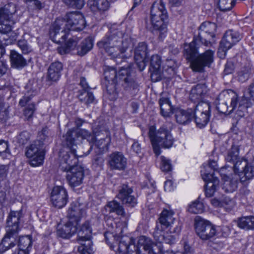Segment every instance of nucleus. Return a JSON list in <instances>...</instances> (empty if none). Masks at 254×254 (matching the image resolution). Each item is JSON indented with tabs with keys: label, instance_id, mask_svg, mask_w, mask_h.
<instances>
[{
	"label": "nucleus",
	"instance_id": "obj_1",
	"mask_svg": "<svg viewBox=\"0 0 254 254\" xmlns=\"http://www.w3.org/2000/svg\"><path fill=\"white\" fill-rule=\"evenodd\" d=\"M174 212L164 209L160 214L153 233L155 240L159 243L173 244L176 236L181 231V225L174 217Z\"/></svg>",
	"mask_w": 254,
	"mask_h": 254
},
{
	"label": "nucleus",
	"instance_id": "obj_2",
	"mask_svg": "<svg viewBox=\"0 0 254 254\" xmlns=\"http://www.w3.org/2000/svg\"><path fill=\"white\" fill-rule=\"evenodd\" d=\"M97 45L100 50H104L112 59L127 58L130 56L124 54L131 45V39H123V33L118 30L111 29Z\"/></svg>",
	"mask_w": 254,
	"mask_h": 254
},
{
	"label": "nucleus",
	"instance_id": "obj_3",
	"mask_svg": "<svg viewBox=\"0 0 254 254\" xmlns=\"http://www.w3.org/2000/svg\"><path fill=\"white\" fill-rule=\"evenodd\" d=\"M199 43L197 38L194 37L193 41L184 46V55L187 60L190 61L191 69L196 72H202L204 71V67L209 66L213 61L214 52L207 50L204 53L196 55L198 54Z\"/></svg>",
	"mask_w": 254,
	"mask_h": 254
},
{
	"label": "nucleus",
	"instance_id": "obj_4",
	"mask_svg": "<svg viewBox=\"0 0 254 254\" xmlns=\"http://www.w3.org/2000/svg\"><path fill=\"white\" fill-rule=\"evenodd\" d=\"M148 135L151 142L154 153L158 156L161 153L160 147L169 148L173 144L174 139L167 127L163 125L155 130L154 126L149 128Z\"/></svg>",
	"mask_w": 254,
	"mask_h": 254
},
{
	"label": "nucleus",
	"instance_id": "obj_5",
	"mask_svg": "<svg viewBox=\"0 0 254 254\" xmlns=\"http://www.w3.org/2000/svg\"><path fill=\"white\" fill-rule=\"evenodd\" d=\"M194 227L196 235L203 241L210 240L216 234L215 226L199 216H197L194 218Z\"/></svg>",
	"mask_w": 254,
	"mask_h": 254
},
{
	"label": "nucleus",
	"instance_id": "obj_6",
	"mask_svg": "<svg viewBox=\"0 0 254 254\" xmlns=\"http://www.w3.org/2000/svg\"><path fill=\"white\" fill-rule=\"evenodd\" d=\"M22 217V209L19 211H11L7 219L6 233L3 238L9 241H13L17 244L16 238L19 230V223Z\"/></svg>",
	"mask_w": 254,
	"mask_h": 254
},
{
	"label": "nucleus",
	"instance_id": "obj_7",
	"mask_svg": "<svg viewBox=\"0 0 254 254\" xmlns=\"http://www.w3.org/2000/svg\"><path fill=\"white\" fill-rule=\"evenodd\" d=\"M45 154L44 143L41 140H36L27 148L25 155L30 159V164L36 167L43 164Z\"/></svg>",
	"mask_w": 254,
	"mask_h": 254
},
{
	"label": "nucleus",
	"instance_id": "obj_8",
	"mask_svg": "<svg viewBox=\"0 0 254 254\" xmlns=\"http://www.w3.org/2000/svg\"><path fill=\"white\" fill-rule=\"evenodd\" d=\"M210 105L206 102H199L193 110L192 118H194L196 126L201 128L208 122L210 116Z\"/></svg>",
	"mask_w": 254,
	"mask_h": 254
},
{
	"label": "nucleus",
	"instance_id": "obj_9",
	"mask_svg": "<svg viewBox=\"0 0 254 254\" xmlns=\"http://www.w3.org/2000/svg\"><path fill=\"white\" fill-rule=\"evenodd\" d=\"M116 243L118 244L116 254H147L135 244L134 239L127 236H122Z\"/></svg>",
	"mask_w": 254,
	"mask_h": 254
},
{
	"label": "nucleus",
	"instance_id": "obj_10",
	"mask_svg": "<svg viewBox=\"0 0 254 254\" xmlns=\"http://www.w3.org/2000/svg\"><path fill=\"white\" fill-rule=\"evenodd\" d=\"M118 84L121 85L124 89L129 92L138 89L139 84L134 76L130 72L129 67H122L118 72Z\"/></svg>",
	"mask_w": 254,
	"mask_h": 254
},
{
	"label": "nucleus",
	"instance_id": "obj_11",
	"mask_svg": "<svg viewBox=\"0 0 254 254\" xmlns=\"http://www.w3.org/2000/svg\"><path fill=\"white\" fill-rule=\"evenodd\" d=\"M65 27L67 30L81 31L86 26V22L83 15L79 12L73 11L67 13L65 18Z\"/></svg>",
	"mask_w": 254,
	"mask_h": 254
},
{
	"label": "nucleus",
	"instance_id": "obj_12",
	"mask_svg": "<svg viewBox=\"0 0 254 254\" xmlns=\"http://www.w3.org/2000/svg\"><path fill=\"white\" fill-rule=\"evenodd\" d=\"M65 24L64 20L63 18L56 19L52 24L50 31V36L54 42L61 43L65 41L67 33L69 31L64 26Z\"/></svg>",
	"mask_w": 254,
	"mask_h": 254
},
{
	"label": "nucleus",
	"instance_id": "obj_13",
	"mask_svg": "<svg viewBox=\"0 0 254 254\" xmlns=\"http://www.w3.org/2000/svg\"><path fill=\"white\" fill-rule=\"evenodd\" d=\"M217 26L215 23L206 21L202 23L199 27V33L197 37L201 43L206 46L210 44V38L215 36Z\"/></svg>",
	"mask_w": 254,
	"mask_h": 254
},
{
	"label": "nucleus",
	"instance_id": "obj_14",
	"mask_svg": "<svg viewBox=\"0 0 254 254\" xmlns=\"http://www.w3.org/2000/svg\"><path fill=\"white\" fill-rule=\"evenodd\" d=\"M109 230L104 234L106 241L112 247L115 243H117L122 236L121 234L123 232V226L121 223H116L113 219L107 222Z\"/></svg>",
	"mask_w": 254,
	"mask_h": 254
},
{
	"label": "nucleus",
	"instance_id": "obj_15",
	"mask_svg": "<svg viewBox=\"0 0 254 254\" xmlns=\"http://www.w3.org/2000/svg\"><path fill=\"white\" fill-rule=\"evenodd\" d=\"M95 134V146L97 154H102L108 150L109 145L111 141L110 132L107 129L100 130V131L93 130Z\"/></svg>",
	"mask_w": 254,
	"mask_h": 254
},
{
	"label": "nucleus",
	"instance_id": "obj_16",
	"mask_svg": "<svg viewBox=\"0 0 254 254\" xmlns=\"http://www.w3.org/2000/svg\"><path fill=\"white\" fill-rule=\"evenodd\" d=\"M68 200L67 192L63 186L54 187L51 193V201L53 205L58 208L64 206Z\"/></svg>",
	"mask_w": 254,
	"mask_h": 254
},
{
	"label": "nucleus",
	"instance_id": "obj_17",
	"mask_svg": "<svg viewBox=\"0 0 254 254\" xmlns=\"http://www.w3.org/2000/svg\"><path fill=\"white\" fill-rule=\"evenodd\" d=\"M66 179L69 186L74 189L80 186L83 183L84 177V170L81 166H72L69 170H66Z\"/></svg>",
	"mask_w": 254,
	"mask_h": 254
},
{
	"label": "nucleus",
	"instance_id": "obj_18",
	"mask_svg": "<svg viewBox=\"0 0 254 254\" xmlns=\"http://www.w3.org/2000/svg\"><path fill=\"white\" fill-rule=\"evenodd\" d=\"M104 76L107 91L109 94L117 95L116 86L118 84V74L113 67H108L105 70Z\"/></svg>",
	"mask_w": 254,
	"mask_h": 254
},
{
	"label": "nucleus",
	"instance_id": "obj_19",
	"mask_svg": "<svg viewBox=\"0 0 254 254\" xmlns=\"http://www.w3.org/2000/svg\"><path fill=\"white\" fill-rule=\"evenodd\" d=\"M108 165L111 170H124L127 166V159L120 152H114L108 156Z\"/></svg>",
	"mask_w": 254,
	"mask_h": 254
},
{
	"label": "nucleus",
	"instance_id": "obj_20",
	"mask_svg": "<svg viewBox=\"0 0 254 254\" xmlns=\"http://www.w3.org/2000/svg\"><path fill=\"white\" fill-rule=\"evenodd\" d=\"M86 156L85 152L83 154H76L75 148H70V150L66 152L63 156L61 164L62 169L65 171L69 170L72 166H76L77 165H75L78 162V158Z\"/></svg>",
	"mask_w": 254,
	"mask_h": 254
},
{
	"label": "nucleus",
	"instance_id": "obj_21",
	"mask_svg": "<svg viewBox=\"0 0 254 254\" xmlns=\"http://www.w3.org/2000/svg\"><path fill=\"white\" fill-rule=\"evenodd\" d=\"M132 192L131 188L127 185L123 184L121 186L117 197L123 204L133 207L137 203V201L136 198L132 195Z\"/></svg>",
	"mask_w": 254,
	"mask_h": 254
},
{
	"label": "nucleus",
	"instance_id": "obj_22",
	"mask_svg": "<svg viewBox=\"0 0 254 254\" xmlns=\"http://www.w3.org/2000/svg\"><path fill=\"white\" fill-rule=\"evenodd\" d=\"M85 210L82 205L78 202H72L68 209L67 217L69 221L78 225L83 217Z\"/></svg>",
	"mask_w": 254,
	"mask_h": 254
},
{
	"label": "nucleus",
	"instance_id": "obj_23",
	"mask_svg": "<svg viewBox=\"0 0 254 254\" xmlns=\"http://www.w3.org/2000/svg\"><path fill=\"white\" fill-rule=\"evenodd\" d=\"M161 57L157 55H153L150 59L149 71L151 73V80L153 82H157L161 79Z\"/></svg>",
	"mask_w": 254,
	"mask_h": 254
},
{
	"label": "nucleus",
	"instance_id": "obj_24",
	"mask_svg": "<svg viewBox=\"0 0 254 254\" xmlns=\"http://www.w3.org/2000/svg\"><path fill=\"white\" fill-rule=\"evenodd\" d=\"M254 103V82L248 86L246 94L238 103L237 112H244Z\"/></svg>",
	"mask_w": 254,
	"mask_h": 254
},
{
	"label": "nucleus",
	"instance_id": "obj_25",
	"mask_svg": "<svg viewBox=\"0 0 254 254\" xmlns=\"http://www.w3.org/2000/svg\"><path fill=\"white\" fill-rule=\"evenodd\" d=\"M240 34L233 30L226 32L220 43V46L224 51L230 49L233 45L238 42L241 39Z\"/></svg>",
	"mask_w": 254,
	"mask_h": 254
},
{
	"label": "nucleus",
	"instance_id": "obj_26",
	"mask_svg": "<svg viewBox=\"0 0 254 254\" xmlns=\"http://www.w3.org/2000/svg\"><path fill=\"white\" fill-rule=\"evenodd\" d=\"M77 240L79 244H83V242L91 241L92 238V228L90 222L89 220L86 221L77 230Z\"/></svg>",
	"mask_w": 254,
	"mask_h": 254
},
{
	"label": "nucleus",
	"instance_id": "obj_27",
	"mask_svg": "<svg viewBox=\"0 0 254 254\" xmlns=\"http://www.w3.org/2000/svg\"><path fill=\"white\" fill-rule=\"evenodd\" d=\"M161 16L163 20H167L168 14L165 8V4L161 0L154 2L150 10V19H154L155 16Z\"/></svg>",
	"mask_w": 254,
	"mask_h": 254
},
{
	"label": "nucleus",
	"instance_id": "obj_28",
	"mask_svg": "<svg viewBox=\"0 0 254 254\" xmlns=\"http://www.w3.org/2000/svg\"><path fill=\"white\" fill-rule=\"evenodd\" d=\"M102 212L105 215L115 213L119 216H125V211L123 206L116 200L108 202L103 209Z\"/></svg>",
	"mask_w": 254,
	"mask_h": 254
},
{
	"label": "nucleus",
	"instance_id": "obj_29",
	"mask_svg": "<svg viewBox=\"0 0 254 254\" xmlns=\"http://www.w3.org/2000/svg\"><path fill=\"white\" fill-rule=\"evenodd\" d=\"M77 225L68 221L61 228L58 229L57 235L64 239H69L76 233Z\"/></svg>",
	"mask_w": 254,
	"mask_h": 254
},
{
	"label": "nucleus",
	"instance_id": "obj_30",
	"mask_svg": "<svg viewBox=\"0 0 254 254\" xmlns=\"http://www.w3.org/2000/svg\"><path fill=\"white\" fill-rule=\"evenodd\" d=\"M166 20L160 19L156 21V19H150L149 22H146V27L152 32L154 30L158 31L160 33V36L162 37V35L167 31Z\"/></svg>",
	"mask_w": 254,
	"mask_h": 254
},
{
	"label": "nucleus",
	"instance_id": "obj_31",
	"mask_svg": "<svg viewBox=\"0 0 254 254\" xmlns=\"http://www.w3.org/2000/svg\"><path fill=\"white\" fill-rule=\"evenodd\" d=\"M174 113L177 122L180 124L185 125L189 122L192 118L193 110L191 109L185 110L177 108L174 109Z\"/></svg>",
	"mask_w": 254,
	"mask_h": 254
},
{
	"label": "nucleus",
	"instance_id": "obj_32",
	"mask_svg": "<svg viewBox=\"0 0 254 254\" xmlns=\"http://www.w3.org/2000/svg\"><path fill=\"white\" fill-rule=\"evenodd\" d=\"M63 64L59 62L52 63L48 69L47 78L48 80L57 81L61 75L63 70Z\"/></svg>",
	"mask_w": 254,
	"mask_h": 254
},
{
	"label": "nucleus",
	"instance_id": "obj_33",
	"mask_svg": "<svg viewBox=\"0 0 254 254\" xmlns=\"http://www.w3.org/2000/svg\"><path fill=\"white\" fill-rule=\"evenodd\" d=\"M32 97L31 95L25 94L19 101V104L21 107L27 105L24 111V115L27 118V120L30 119L35 111V104L33 102H31Z\"/></svg>",
	"mask_w": 254,
	"mask_h": 254
},
{
	"label": "nucleus",
	"instance_id": "obj_34",
	"mask_svg": "<svg viewBox=\"0 0 254 254\" xmlns=\"http://www.w3.org/2000/svg\"><path fill=\"white\" fill-rule=\"evenodd\" d=\"M238 104V97L235 94L231 98V105L228 106V104L225 101H222L216 105L217 110L222 114H230L237 108Z\"/></svg>",
	"mask_w": 254,
	"mask_h": 254
},
{
	"label": "nucleus",
	"instance_id": "obj_35",
	"mask_svg": "<svg viewBox=\"0 0 254 254\" xmlns=\"http://www.w3.org/2000/svg\"><path fill=\"white\" fill-rule=\"evenodd\" d=\"M78 41L79 39L76 37L69 38L64 46L57 48L58 53L63 55L76 50Z\"/></svg>",
	"mask_w": 254,
	"mask_h": 254
},
{
	"label": "nucleus",
	"instance_id": "obj_36",
	"mask_svg": "<svg viewBox=\"0 0 254 254\" xmlns=\"http://www.w3.org/2000/svg\"><path fill=\"white\" fill-rule=\"evenodd\" d=\"M206 92V87L203 84H197L192 88L190 94V99L191 101L195 102L200 101Z\"/></svg>",
	"mask_w": 254,
	"mask_h": 254
},
{
	"label": "nucleus",
	"instance_id": "obj_37",
	"mask_svg": "<svg viewBox=\"0 0 254 254\" xmlns=\"http://www.w3.org/2000/svg\"><path fill=\"white\" fill-rule=\"evenodd\" d=\"M78 137L76 131L74 129H69L63 136V141L70 148H74L78 143Z\"/></svg>",
	"mask_w": 254,
	"mask_h": 254
},
{
	"label": "nucleus",
	"instance_id": "obj_38",
	"mask_svg": "<svg viewBox=\"0 0 254 254\" xmlns=\"http://www.w3.org/2000/svg\"><path fill=\"white\" fill-rule=\"evenodd\" d=\"M160 107L161 114L164 117H170L173 113L174 110L171 104L169 99L167 97H161L159 101Z\"/></svg>",
	"mask_w": 254,
	"mask_h": 254
},
{
	"label": "nucleus",
	"instance_id": "obj_39",
	"mask_svg": "<svg viewBox=\"0 0 254 254\" xmlns=\"http://www.w3.org/2000/svg\"><path fill=\"white\" fill-rule=\"evenodd\" d=\"M10 59L11 65L13 67L22 68L26 64V60L14 50L11 51Z\"/></svg>",
	"mask_w": 254,
	"mask_h": 254
},
{
	"label": "nucleus",
	"instance_id": "obj_40",
	"mask_svg": "<svg viewBox=\"0 0 254 254\" xmlns=\"http://www.w3.org/2000/svg\"><path fill=\"white\" fill-rule=\"evenodd\" d=\"M78 137H81L82 139H86L89 142L90 147L87 152H85V155H89L92 149L93 143L95 140V134L92 133L86 129H80L76 131Z\"/></svg>",
	"mask_w": 254,
	"mask_h": 254
},
{
	"label": "nucleus",
	"instance_id": "obj_41",
	"mask_svg": "<svg viewBox=\"0 0 254 254\" xmlns=\"http://www.w3.org/2000/svg\"><path fill=\"white\" fill-rule=\"evenodd\" d=\"M90 8L93 12H103L110 7V3L107 0H93L90 2Z\"/></svg>",
	"mask_w": 254,
	"mask_h": 254
},
{
	"label": "nucleus",
	"instance_id": "obj_42",
	"mask_svg": "<svg viewBox=\"0 0 254 254\" xmlns=\"http://www.w3.org/2000/svg\"><path fill=\"white\" fill-rule=\"evenodd\" d=\"M237 225L240 228L245 230H254V216H248L238 218Z\"/></svg>",
	"mask_w": 254,
	"mask_h": 254
},
{
	"label": "nucleus",
	"instance_id": "obj_43",
	"mask_svg": "<svg viewBox=\"0 0 254 254\" xmlns=\"http://www.w3.org/2000/svg\"><path fill=\"white\" fill-rule=\"evenodd\" d=\"M93 41L90 38L84 39L76 48V54L83 56L88 52L93 47Z\"/></svg>",
	"mask_w": 254,
	"mask_h": 254
},
{
	"label": "nucleus",
	"instance_id": "obj_44",
	"mask_svg": "<svg viewBox=\"0 0 254 254\" xmlns=\"http://www.w3.org/2000/svg\"><path fill=\"white\" fill-rule=\"evenodd\" d=\"M14 24L12 18L0 15V33L6 34L11 32Z\"/></svg>",
	"mask_w": 254,
	"mask_h": 254
},
{
	"label": "nucleus",
	"instance_id": "obj_45",
	"mask_svg": "<svg viewBox=\"0 0 254 254\" xmlns=\"http://www.w3.org/2000/svg\"><path fill=\"white\" fill-rule=\"evenodd\" d=\"M134 60L146 58L148 54L147 45L145 42H140L134 49Z\"/></svg>",
	"mask_w": 254,
	"mask_h": 254
},
{
	"label": "nucleus",
	"instance_id": "obj_46",
	"mask_svg": "<svg viewBox=\"0 0 254 254\" xmlns=\"http://www.w3.org/2000/svg\"><path fill=\"white\" fill-rule=\"evenodd\" d=\"M252 65L249 63L244 64L238 72V78L239 81L244 82L247 81L252 73Z\"/></svg>",
	"mask_w": 254,
	"mask_h": 254
},
{
	"label": "nucleus",
	"instance_id": "obj_47",
	"mask_svg": "<svg viewBox=\"0 0 254 254\" xmlns=\"http://www.w3.org/2000/svg\"><path fill=\"white\" fill-rule=\"evenodd\" d=\"M240 176V181L243 183L252 179L254 177V166L249 163Z\"/></svg>",
	"mask_w": 254,
	"mask_h": 254
},
{
	"label": "nucleus",
	"instance_id": "obj_48",
	"mask_svg": "<svg viewBox=\"0 0 254 254\" xmlns=\"http://www.w3.org/2000/svg\"><path fill=\"white\" fill-rule=\"evenodd\" d=\"M136 246L139 247L143 253H146L147 254H150L151 252L153 251L150 240L145 236H140L139 238Z\"/></svg>",
	"mask_w": 254,
	"mask_h": 254
},
{
	"label": "nucleus",
	"instance_id": "obj_49",
	"mask_svg": "<svg viewBox=\"0 0 254 254\" xmlns=\"http://www.w3.org/2000/svg\"><path fill=\"white\" fill-rule=\"evenodd\" d=\"M16 12V6L13 3L10 2L0 8V15L12 18L13 14Z\"/></svg>",
	"mask_w": 254,
	"mask_h": 254
},
{
	"label": "nucleus",
	"instance_id": "obj_50",
	"mask_svg": "<svg viewBox=\"0 0 254 254\" xmlns=\"http://www.w3.org/2000/svg\"><path fill=\"white\" fill-rule=\"evenodd\" d=\"M219 181L215 179L213 182H209L205 185V193L206 197L212 196L219 188Z\"/></svg>",
	"mask_w": 254,
	"mask_h": 254
},
{
	"label": "nucleus",
	"instance_id": "obj_51",
	"mask_svg": "<svg viewBox=\"0 0 254 254\" xmlns=\"http://www.w3.org/2000/svg\"><path fill=\"white\" fill-rule=\"evenodd\" d=\"M239 158V148L238 146L232 145L227 152L225 157L226 160L233 164Z\"/></svg>",
	"mask_w": 254,
	"mask_h": 254
},
{
	"label": "nucleus",
	"instance_id": "obj_52",
	"mask_svg": "<svg viewBox=\"0 0 254 254\" xmlns=\"http://www.w3.org/2000/svg\"><path fill=\"white\" fill-rule=\"evenodd\" d=\"M79 92L78 97L81 102L87 105L94 103L95 97L92 92H89L88 90L79 91Z\"/></svg>",
	"mask_w": 254,
	"mask_h": 254
},
{
	"label": "nucleus",
	"instance_id": "obj_53",
	"mask_svg": "<svg viewBox=\"0 0 254 254\" xmlns=\"http://www.w3.org/2000/svg\"><path fill=\"white\" fill-rule=\"evenodd\" d=\"M17 243L19 249L29 250L32 246V239L29 236L20 237Z\"/></svg>",
	"mask_w": 254,
	"mask_h": 254
},
{
	"label": "nucleus",
	"instance_id": "obj_54",
	"mask_svg": "<svg viewBox=\"0 0 254 254\" xmlns=\"http://www.w3.org/2000/svg\"><path fill=\"white\" fill-rule=\"evenodd\" d=\"M235 5V0H218V5L222 11L231 10Z\"/></svg>",
	"mask_w": 254,
	"mask_h": 254
},
{
	"label": "nucleus",
	"instance_id": "obj_55",
	"mask_svg": "<svg viewBox=\"0 0 254 254\" xmlns=\"http://www.w3.org/2000/svg\"><path fill=\"white\" fill-rule=\"evenodd\" d=\"M249 164L247 159L239 158L233 163L235 172L241 174Z\"/></svg>",
	"mask_w": 254,
	"mask_h": 254
},
{
	"label": "nucleus",
	"instance_id": "obj_56",
	"mask_svg": "<svg viewBox=\"0 0 254 254\" xmlns=\"http://www.w3.org/2000/svg\"><path fill=\"white\" fill-rule=\"evenodd\" d=\"M237 180H225L223 184L222 189L226 192H232L237 188Z\"/></svg>",
	"mask_w": 254,
	"mask_h": 254
},
{
	"label": "nucleus",
	"instance_id": "obj_57",
	"mask_svg": "<svg viewBox=\"0 0 254 254\" xmlns=\"http://www.w3.org/2000/svg\"><path fill=\"white\" fill-rule=\"evenodd\" d=\"M16 245V243L13 241H9L7 238H3L1 242L0 243V254L13 248Z\"/></svg>",
	"mask_w": 254,
	"mask_h": 254
},
{
	"label": "nucleus",
	"instance_id": "obj_58",
	"mask_svg": "<svg viewBox=\"0 0 254 254\" xmlns=\"http://www.w3.org/2000/svg\"><path fill=\"white\" fill-rule=\"evenodd\" d=\"M203 209V204L199 201H195L190 205L188 211L190 213L197 214L202 212Z\"/></svg>",
	"mask_w": 254,
	"mask_h": 254
},
{
	"label": "nucleus",
	"instance_id": "obj_59",
	"mask_svg": "<svg viewBox=\"0 0 254 254\" xmlns=\"http://www.w3.org/2000/svg\"><path fill=\"white\" fill-rule=\"evenodd\" d=\"M80 244L81 246L78 247V250L81 254H92V242L91 241L83 242V244Z\"/></svg>",
	"mask_w": 254,
	"mask_h": 254
},
{
	"label": "nucleus",
	"instance_id": "obj_60",
	"mask_svg": "<svg viewBox=\"0 0 254 254\" xmlns=\"http://www.w3.org/2000/svg\"><path fill=\"white\" fill-rule=\"evenodd\" d=\"M67 5L72 8L81 9L84 6V0H62Z\"/></svg>",
	"mask_w": 254,
	"mask_h": 254
},
{
	"label": "nucleus",
	"instance_id": "obj_61",
	"mask_svg": "<svg viewBox=\"0 0 254 254\" xmlns=\"http://www.w3.org/2000/svg\"><path fill=\"white\" fill-rule=\"evenodd\" d=\"M17 46L23 54H28L32 51L31 47L28 44L27 41L25 39L19 40L17 41Z\"/></svg>",
	"mask_w": 254,
	"mask_h": 254
},
{
	"label": "nucleus",
	"instance_id": "obj_62",
	"mask_svg": "<svg viewBox=\"0 0 254 254\" xmlns=\"http://www.w3.org/2000/svg\"><path fill=\"white\" fill-rule=\"evenodd\" d=\"M161 169L163 172H168L172 169L171 164L170 160L166 158L164 156H161Z\"/></svg>",
	"mask_w": 254,
	"mask_h": 254
},
{
	"label": "nucleus",
	"instance_id": "obj_63",
	"mask_svg": "<svg viewBox=\"0 0 254 254\" xmlns=\"http://www.w3.org/2000/svg\"><path fill=\"white\" fill-rule=\"evenodd\" d=\"M8 117V112L7 108L2 103H0V121L5 122Z\"/></svg>",
	"mask_w": 254,
	"mask_h": 254
},
{
	"label": "nucleus",
	"instance_id": "obj_64",
	"mask_svg": "<svg viewBox=\"0 0 254 254\" xmlns=\"http://www.w3.org/2000/svg\"><path fill=\"white\" fill-rule=\"evenodd\" d=\"M202 179L206 183L209 182H213L215 179H218L217 177L214 176V173H202Z\"/></svg>",
	"mask_w": 254,
	"mask_h": 254
}]
</instances>
